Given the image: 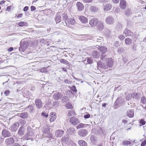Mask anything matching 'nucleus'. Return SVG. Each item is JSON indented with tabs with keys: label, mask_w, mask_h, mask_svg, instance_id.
<instances>
[{
	"label": "nucleus",
	"mask_w": 146,
	"mask_h": 146,
	"mask_svg": "<svg viewBox=\"0 0 146 146\" xmlns=\"http://www.w3.org/2000/svg\"><path fill=\"white\" fill-rule=\"evenodd\" d=\"M69 121L73 125H75L78 122V120L77 118L73 117L70 118Z\"/></svg>",
	"instance_id": "obj_10"
},
{
	"label": "nucleus",
	"mask_w": 146,
	"mask_h": 146,
	"mask_svg": "<svg viewBox=\"0 0 146 146\" xmlns=\"http://www.w3.org/2000/svg\"><path fill=\"white\" fill-rule=\"evenodd\" d=\"M33 130L31 127H28L27 129V137H26L27 139H28L32 138L34 135Z\"/></svg>",
	"instance_id": "obj_4"
},
{
	"label": "nucleus",
	"mask_w": 146,
	"mask_h": 146,
	"mask_svg": "<svg viewBox=\"0 0 146 146\" xmlns=\"http://www.w3.org/2000/svg\"><path fill=\"white\" fill-rule=\"evenodd\" d=\"M25 22H21L19 23L18 25L19 26H23L25 25Z\"/></svg>",
	"instance_id": "obj_50"
},
{
	"label": "nucleus",
	"mask_w": 146,
	"mask_h": 146,
	"mask_svg": "<svg viewBox=\"0 0 146 146\" xmlns=\"http://www.w3.org/2000/svg\"><path fill=\"white\" fill-rule=\"evenodd\" d=\"M140 123L142 125H144L145 124L146 122L143 119H141L140 121Z\"/></svg>",
	"instance_id": "obj_45"
},
{
	"label": "nucleus",
	"mask_w": 146,
	"mask_h": 146,
	"mask_svg": "<svg viewBox=\"0 0 146 146\" xmlns=\"http://www.w3.org/2000/svg\"><path fill=\"white\" fill-rule=\"evenodd\" d=\"M35 103L36 106L37 108L40 109L43 106L42 104L40 99H36Z\"/></svg>",
	"instance_id": "obj_9"
},
{
	"label": "nucleus",
	"mask_w": 146,
	"mask_h": 146,
	"mask_svg": "<svg viewBox=\"0 0 146 146\" xmlns=\"http://www.w3.org/2000/svg\"><path fill=\"white\" fill-rule=\"evenodd\" d=\"M100 54V53L96 51H93L92 52V56L94 58H98Z\"/></svg>",
	"instance_id": "obj_22"
},
{
	"label": "nucleus",
	"mask_w": 146,
	"mask_h": 146,
	"mask_svg": "<svg viewBox=\"0 0 146 146\" xmlns=\"http://www.w3.org/2000/svg\"><path fill=\"white\" fill-rule=\"evenodd\" d=\"M9 94V90H8L5 91L4 92V94L6 96H7Z\"/></svg>",
	"instance_id": "obj_56"
},
{
	"label": "nucleus",
	"mask_w": 146,
	"mask_h": 146,
	"mask_svg": "<svg viewBox=\"0 0 146 146\" xmlns=\"http://www.w3.org/2000/svg\"><path fill=\"white\" fill-rule=\"evenodd\" d=\"M62 96V94L60 92L55 93L53 96V98L56 100L60 99Z\"/></svg>",
	"instance_id": "obj_13"
},
{
	"label": "nucleus",
	"mask_w": 146,
	"mask_h": 146,
	"mask_svg": "<svg viewBox=\"0 0 146 146\" xmlns=\"http://www.w3.org/2000/svg\"><path fill=\"white\" fill-rule=\"evenodd\" d=\"M96 48H97V49L101 52V54L102 55H102H103V57L105 56V57H106V55H104V54L107 52V48L104 46L100 47L97 45H96Z\"/></svg>",
	"instance_id": "obj_3"
},
{
	"label": "nucleus",
	"mask_w": 146,
	"mask_h": 146,
	"mask_svg": "<svg viewBox=\"0 0 146 146\" xmlns=\"http://www.w3.org/2000/svg\"><path fill=\"white\" fill-rule=\"evenodd\" d=\"M111 6L110 4H107L106 5L104 8L105 11H108L111 9Z\"/></svg>",
	"instance_id": "obj_29"
},
{
	"label": "nucleus",
	"mask_w": 146,
	"mask_h": 146,
	"mask_svg": "<svg viewBox=\"0 0 146 146\" xmlns=\"http://www.w3.org/2000/svg\"><path fill=\"white\" fill-rule=\"evenodd\" d=\"M92 0H84L85 3H90L92 2Z\"/></svg>",
	"instance_id": "obj_63"
},
{
	"label": "nucleus",
	"mask_w": 146,
	"mask_h": 146,
	"mask_svg": "<svg viewBox=\"0 0 146 146\" xmlns=\"http://www.w3.org/2000/svg\"><path fill=\"white\" fill-rule=\"evenodd\" d=\"M42 116H44L46 117H47L48 116V115L47 114H46V113H45L44 112H42Z\"/></svg>",
	"instance_id": "obj_60"
},
{
	"label": "nucleus",
	"mask_w": 146,
	"mask_h": 146,
	"mask_svg": "<svg viewBox=\"0 0 146 146\" xmlns=\"http://www.w3.org/2000/svg\"><path fill=\"white\" fill-rule=\"evenodd\" d=\"M131 142L130 141H129L127 140L124 141L122 143V145H126L127 146L129 145H130L131 144Z\"/></svg>",
	"instance_id": "obj_38"
},
{
	"label": "nucleus",
	"mask_w": 146,
	"mask_h": 146,
	"mask_svg": "<svg viewBox=\"0 0 146 146\" xmlns=\"http://www.w3.org/2000/svg\"><path fill=\"white\" fill-rule=\"evenodd\" d=\"M78 143L80 146H87V143L83 140H79Z\"/></svg>",
	"instance_id": "obj_24"
},
{
	"label": "nucleus",
	"mask_w": 146,
	"mask_h": 146,
	"mask_svg": "<svg viewBox=\"0 0 146 146\" xmlns=\"http://www.w3.org/2000/svg\"><path fill=\"white\" fill-rule=\"evenodd\" d=\"M63 141L66 142H68L69 140V138L68 137H65L64 136L63 137Z\"/></svg>",
	"instance_id": "obj_46"
},
{
	"label": "nucleus",
	"mask_w": 146,
	"mask_h": 146,
	"mask_svg": "<svg viewBox=\"0 0 146 146\" xmlns=\"http://www.w3.org/2000/svg\"><path fill=\"white\" fill-rule=\"evenodd\" d=\"M90 137L91 142L92 144H94L97 143V138L95 135H91Z\"/></svg>",
	"instance_id": "obj_18"
},
{
	"label": "nucleus",
	"mask_w": 146,
	"mask_h": 146,
	"mask_svg": "<svg viewBox=\"0 0 146 146\" xmlns=\"http://www.w3.org/2000/svg\"><path fill=\"white\" fill-rule=\"evenodd\" d=\"M60 62L62 63L65 64H68V61L64 59H61L60 60Z\"/></svg>",
	"instance_id": "obj_42"
},
{
	"label": "nucleus",
	"mask_w": 146,
	"mask_h": 146,
	"mask_svg": "<svg viewBox=\"0 0 146 146\" xmlns=\"http://www.w3.org/2000/svg\"><path fill=\"white\" fill-rule=\"evenodd\" d=\"M132 33L127 28L125 29L123 32V34L125 35L126 36H131Z\"/></svg>",
	"instance_id": "obj_23"
},
{
	"label": "nucleus",
	"mask_w": 146,
	"mask_h": 146,
	"mask_svg": "<svg viewBox=\"0 0 146 146\" xmlns=\"http://www.w3.org/2000/svg\"><path fill=\"white\" fill-rule=\"evenodd\" d=\"M14 143V140L13 138V137L10 138V143Z\"/></svg>",
	"instance_id": "obj_52"
},
{
	"label": "nucleus",
	"mask_w": 146,
	"mask_h": 146,
	"mask_svg": "<svg viewBox=\"0 0 146 146\" xmlns=\"http://www.w3.org/2000/svg\"><path fill=\"white\" fill-rule=\"evenodd\" d=\"M126 3L124 0H120V6L122 9H124L126 8Z\"/></svg>",
	"instance_id": "obj_16"
},
{
	"label": "nucleus",
	"mask_w": 146,
	"mask_h": 146,
	"mask_svg": "<svg viewBox=\"0 0 146 146\" xmlns=\"http://www.w3.org/2000/svg\"><path fill=\"white\" fill-rule=\"evenodd\" d=\"M130 13V11L129 9H127L125 12V14L126 15H129Z\"/></svg>",
	"instance_id": "obj_47"
},
{
	"label": "nucleus",
	"mask_w": 146,
	"mask_h": 146,
	"mask_svg": "<svg viewBox=\"0 0 146 146\" xmlns=\"http://www.w3.org/2000/svg\"><path fill=\"white\" fill-rule=\"evenodd\" d=\"M1 134L3 136L5 137H9V131L5 129H3L2 131Z\"/></svg>",
	"instance_id": "obj_12"
},
{
	"label": "nucleus",
	"mask_w": 146,
	"mask_h": 146,
	"mask_svg": "<svg viewBox=\"0 0 146 146\" xmlns=\"http://www.w3.org/2000/svg\"><path fill=\"white\" fill-rule=\"evenodd\" d=\"M78 135L80 137H84L86 136L88 133V131L85 129H81L78 132Z\"/></svg>",
	"instance_id": "obj_5"
},
{
	"label": "nucleus",
	"mask_w": 146,
	"mask_h": 146,
	"mask_svg": "<svg viewBox=\"0 0 146 146\" xmlns=\"http://www.w3.org/2000/svg\"><path fill=\"white\" fill-rule=\"evenodd\" d=\"M125 43L127 45H130L132 43V40L129 38H127L125 40Z\"/></svg>",
	"instance_id": "obj_30"
},
{
	"label": "nucleus",
	"mask_w": 146,
	"mask_h": 146,
	"mask_svg": "<svg viewBox=\"0 0 146 146\" xmlns=\"http://www.w3.org/2000/svg\"><path fill=\"white\" fill-rule=\"evenodd\" d=\"M64 131L62 130L59 129L57 130L56 133L55 135L57 137H61L64 134Z\"/></svg>",
	"instance_id": "obj_17"
},
{
	"label": "nucleus",
	"mask_w": 146,
	"mask_h": 146,
	"mask_svg": "<svg viewBox=\"0 0 146 146\" xmlns=\"http://www.w3.org/2000/svg\"><path fill=\"white\" fill-rule=\"evenodd\" d=\"M103 39L102 37L98 36L96 37L95 40L97 42H101L103 41Z\"/></svg>",
	"instance_id": "obj_36"
},
{
	"label": "nucleus",
	"mask_w": 146,
	"mask_h": 146,
	"mask_svg": "<svg viewBox=\"0 0 146 146\" xmlns=\"http://www.w3.org/2000/svg\"><path fill=\"white\" fill-rule=\"evenodd\" d=\"M114 44L115 47H117L118 46V42L117 41L115 42L114 43Z\"/></svg>",
	"instance_id": "obj_62"
},
{
	"label": "nucleus",
	"mask_w": 146,
	"mask_h": 146,
	"mask_svg": "<svg viewBox=\"0 0 146 146\" xmlns=\"http://www.w3.org/2000/svg\"><path fill=\"white\" fill-rule=\"evenodd\" d=\"M88 125H90L88 124H83L82 123H80L76 127V128L77 129H78L81 128L86 127Z\"/></svg>",
	"instance_id": "obj_28"
},
{
	"label": "nucleus",
	"mask_w": 146,
	"mask_h": 146,
	"mask_svg": "<svg viewBox=\"0 0 146 146\" xmlns=\"http://www.w3.org/2000/svg\"><path fill=\"white\" fill-rule=\"evenodd\" d=\"M49 117L50 118V122L54 121L55 120L56 117L55 113L53 112L51 113Z\"/></svg>",
	"instance_id": "obj_20"
},
{
	"label": "nucleus",
	"mask_w": 146,
	"mask_h": 146,
	"mask_svg": "<svg viewBox=\"0 0 146 146\" xmlns=\"http://www.w3.org/2000/svg\"><path fill=\"white\" fill-rule=\"evenodd\" d=\"M113 3H119V0H112Z\"/></svg>",
	"instance_id": "obj_61"
},
{
	"label": "nucleus",
	"mask_w": 146,
	"mask_h": 146,
	"mask_svg": "<svg viewBox=\"0 0 146 146\" xmlns=\"http://www.w3.org/2000/svg\"><path fill=\"white\" fill-rule=\"evenodd\" d=\"M90 115L89 114H87L84 116V117L85 119H88L90 117Z\"/></svg>",
	"instance_id": "obj_55"
},
{
	"label": "nucleus",
	"mask_w": 146,
	"mask_h": 146,
	"mask_svg": "<svg viewBox=\"0 0 146 146\" xmlns=\"http://www.w3.org/2000/svg\"><path fill=\"white\" fill-rule=\"evenodd\" d=\"M132 94L133 98L137 99L139 98V95L137 93L134 92Z\"/></svg>",
	"instance_id": "obj_37"
},
{
	"label": "nucleus",
	"mask_w": 146,
	"mask_h": 146,
	"mask_svg": "<svg viewBox=\"0 0 146 146\" xmlns=\"http://www.w3.org/2000/svg\"><path fill=\"white\" fill-rule=\"evenodd\" d=\"M3 85H4V84L5 85L6 87H7V88L9 87V86L8 83V81H6V82H3Z\"/></svg>",
	"instance_id": "obj_54"
},
{
	"label": "nucleus",
	"mask_w": 146,
	"mask_h": 146,
	"mask_svg": "<svg viewBox=\"0 0 146 146\" xmlns=\"http://www.w3.org/2000/svg\"><path fill=\"white\" fill-rule=\"evenodd\" d=\"M36 9V8L33 6L31 7V11H34Z\"/></svg>",
	"instance_id": "obj_57"
},
{
	"label": "nucleus",
	"mask_w": 146,
	"mask_h": 146,
	"mask_svg": "<svg viewBox=\"0 0 146 146\" xmlns=\"http://www.w3.org/2000/svg\"><path fill=\"white\" fill-rule=\"evenodd\" d=\"M5 144L7 146H8L9 145V138H8L6 139Z\"/></svg>",
	"instance_id": "obj_48"
},
{
	"label": "nucleus",
	"mask_w": 146,
	"mask_h": 146,
	"mask_svg": "<svg viewBox=\"0 0 146 146\" xmlns=\"http://www.w3.org/2000/svg\"><path fill=\"white\" fill-rule=\"evenodd\" d=\"M105 130L104 129L103 127L100 128L98 130L99 133L101 134L105 132Z\"/></svg>",
	"instance_id": "obj_41"
},
{
	"label": "nucleus",
	"mask_w": 146,
	"mask_h": 146,
	"mask_svg": "<svg viewBox=\"0 0 146 146\" xmlns=\"http://www.w3.org/2000/svg\"><path fill=\"white\" fill-rule=\"evenodd\" d=\"M68 133L70 135L73 134L75 132V129L74 128H70L68 130Z\"/></svg>",
	"instance_id": "obj_33"
},
{
	"label": "nucleus",
	"mask_w": 146,
	"mask_h": 146,
	"mask_svg": "<svg viewBox=\"0 0 146 146\" xmlns=\"http://www.w3.org/2000/svg\"><path fill=\"white\" fill-rule=\"evenodd\" d=\"M90 10L92 12H96L98 10V8L96 6H92L91 7Z\"/></svg>",
	"instance_id": "obj_34"
},
{
	"label": "nucleus",
	"mask_w": 146,
	"mask_h": 146,
	"mask_svg": "<svg viewBox=\"0 0 146 146\" xmlns=\"http://www.w3.org/2000/svg\"><path fill=\"white\" fill-rule=\"evenodd\" d=\"M19 116L23 118H27V117L28 114L26 112L22 113L19 114Z\"/></svg>",
	"instance_id": "obj_32"
},
{
	"label": "nucleus",
	"mask_w": 146,
	"mask_h": 146,
	"mask_svg": "<svg viewBox=\"0 0 146 146\" xmlns=\"http://www.w3.org/2000/svg\"><path fill=\"white\" fill-rule=\"evenodd\" d=\"M103 55L101 57V60L97 62L98 66V69H99V68H101L102 69H106L108 68V67H112L113 64V61L111 58H109L108 59L106 57H104Z\"/></svg>",
	"instance_id": "obj_1"
},
{
	"label": "nucleus",
	"mask_w": 146,
	"mask_h": 146,
	"mask_svg": "<svg viewBox=\"0 0 146 146\" xmlns=\"http://www.w3.org/2000/svg\"><path fill=\"white\" fill-rule=\"evenodd\" d=\"M29 9V7L28 6H25L23 8V10L24 11H27Z\"/></svg>",
	"instance_id": "obj_58"
},
{
	"label": "nucleus",
	"mask_w": 146,
	"mask_h": 146,
	"mask_svg": "<svg viewBox=\"0 0 146 146\" xmlns=\"http://www.w3.org/2000/svg\"><path fill=\"white\" fill-rule=\"evenodd\" d=\"M117 27L118 28L121 29L122 26V25L120 23H119L117 24Z\"/></svg>",
	"instance_id": "obj_59"
},
{
	"label": "nucleus",
	"mask_w": 146,
	"mask_h": 146,
	"mask_svg": "<svg viewBox=\"0 0 146 146\" xmlns=\"http://www.w3.org/2000/svg\"><path fill=\"white\" fill-rule=\"evenodd\" d=\"M132 97V94H129L126 96L125 98L126 100L128 101L131 99Z\"/></svg>",
	"instance_id": "obj_39"
},
{
	"label": "nucleus",
	"mask_w": 146,
	"mask_h": 146,
	"mask_svg": "<svg viewBox=\"0 0 146 146\" xmlns=\"http://www.w3.org/2000/svg\"><path fill=\"white\" fill-rule=\"evenodd\" d=\"M125 36L123 35H121L119 36V38L121 40H123L125 38Z\"/></svg>",
	"instance_id": "obj_51"
},
{
	"label": "nucleus",
	"mask_w": 146,
	"mask_h": 146,
	"mask_svg": "<svg viewBox=\"0 0 146 146\" xmlns=\"http://www.w3.org/2000/svg\"><path fill=\"white\" fill-rule=\"evenodd\" d=\"M61 16L59 15H56V17L55 21L56 23H58L60 21Z\"/></svg>",
	"instance_id": "obj_35"
},
{
	"label": "nucleus",
	"mask_w": 146,
	"mask_h": 146,
	"mask_svg": "<svg viewBox=\"0 0 146 146\" xmlns=\"http://www.w3.org/2000/svg\"><path fill=\"white\" fill-rule=\"evenodd\" d=\"M124 99L121 97L118 98L115 102V105L119 106L123 105L124 103Z\"/></svg>",
	"instance_id": "obj_6"
},
{
	"label": "nucleus",
	"mask_w": 146,
	"mask_h": 146,
	"mask_svg": "<svg viewBox=\"0 0 146 146\" xmlns=\"http://www.w3.org/2000/svg\"><path fill=\"white\" fill-rule=\"evenodd\" d=\"M87 62L91 64L92 62L93 61L91 60V59L90 58H87Z\"/></svg>",
	"instance_id": "obj_49"
},
{
	"label": "nucleus",
	"mask_w": 146,
	"mask_h": 146,
	"mask_svg": "<svg viewBox=\"0 0 146 146\" xmlns=\"http://www.w3.org/2000/svg\"><path fill=\"white\" fill-rule=\"evenodd\" d=\"M66 107L68 109H71L72 108V105L69 103H68L66 105Z\"/></svg>",
	"instance_id": "obj_40"
},
{
	"label": "nucleus",
	"mask_w": 146,
	"mask_h": 146,
	"mask_svg": "<svg viewBox=\"0 0 146 146\" xmlns=\"http://www.w3.org/2000/svg\"><path fill=\"white\" fill-rule=\"evenodd\" d=\"M146 144V140H144L141 144V146H145Z\"/></svg>",
	"instance_id": "obj_53"
},
{
	"label": "nucleus",
	"mask_w": 146,
	"mask_h": 146,
	"mask_svg": "<svg viewBox=\"0 0 146 146\" xmlns=\"http://www.w3.org/2000/svg\"><path fill=\"white\" fill-rule=\"evenodd\" d=\"M76 6L78 8V11H82L84 9V6L83 5L81 2H78L76 3Z\"/></svg>",
	"instance_id": "obj_14"
},
{
	"label": "nucleus",
	"mask_w": 146,
	"mask_h": 146,
	"mask_svg": "<svg viewBox=\"0 0 146 146\" xmlns=\"http://www.w3.org/2000/svg\"><path fill=\"white\" fill-rule=\"evenodd\" d=\"M47 69L45 68H42L38 70L39 72H46L47 71Z\"/></svg>",
	"instance_id": "obj_44"
},
{
	"label": "nucleus",
	"mask_w": 146,
	"mask_h": 146,
	"mask_svg": "<svg viewBox=\"0 0 146 146\" xmlns=\"http://www.w3.org/2000/svg\"><path fill=\"white\" fill-rule=\"evenodd\" d=\"M50 128L48 126H46L44 127L43 132L45 133L48 134L50 133Z\"/></svg>",
	"instance_id": "obj_27"
},
{
	"label": "nucleus",
	"mask_w": 146,
	"mask_h": 146,
	"mask_svg": "<svg viewBox=\"0 0 146 146\" xmlns=\"http://www.w3.org/2000/svg\"><path fill=\"white\" fill-rule=\"evenodd\" d=\"M64 82L65 83L67 84H68L69 83L70 81H69L68 80H64Z\"/></svg>",
	"instance_id": "obj_64"
},
{
	"label": "nucleus",
	"mask_w": 146,
	"mask_h": 146,
	"mask_svg": "<svg viewBox=\"0 0 146 146\" xmlns=\"http://www.w3.org/2000/svg\"><path fill=\"white\" fill-rule=\"evenodd\" d=\"M68 23L70 25H74L76 23L74 19L71 18H69L67 19Z\"/></svg>",
	"instance_id": "obj_25"
},
{
	"label": "nucleus",
	"mask_w": 146,
	"mask_h": 146,
	"mask_svg": "<svg viewBox=\"0 0 146 146\" xmlns=\"http://www.w3.org/2000/svg\"><path fill=\"white\" fill-rule=\"evenodd\" d=\"M127 116L129 117H132L134 116V111L133 110H129L127 113Z\"/></svg>",
	"instance_id": "obj_21"
},
{
	"label": "nucleus",
	"mask_w": 146,
	"mask_h": 146,
	"mask_svg": "<svg viewBox=\"0 0 146 146\" xmlns=\"http://www.w3.org/2000/svg\"><path fill=\"white\" fill-rule=\"evenodd\" d=\"M61 101L63 103H66L69 101V98L66 96H64L62 98Z\"/></svg>",
	"instance_id": "obj_31"
},
{
	"label": "nucleus",
	"mask_w": 146,
	"mask_h": 146,
	"mask_svg": "<svg viewBox=\"0 0 146 146\" xmlns=\"http://www.w3.org/2000/svg\"><path fill=\"white\" fill-rule=\"evenodd\" d=\"M71 88V90L75 92H77V90L76 89V87L75 86H72Z\"/></svg>",
	"instance_id": "obj_43"
},
{
	"label": "nucleus",
	"mask_w": 146,
	"mask_h": 146,
	"mask_svg": "<svg viewBox=\"0 0 146 146\" xmlns=\"http://www.w3.org/2000/svg\"><path fill=\"white\" fill-rule=\"evenodd\" d=\"M25 129L24 126H21L19 129L18 131V134L20 135H23L25 133Z\"/></svg>",
	"instance_id": "obj_19"
},
{
	"label": "nucleus",
	"mask_w": 146,
	"mask_h": 146,
	"mask_svg": "<svg viewBox=\"0 0 146 146\" xmlns=\"http://www.w3.org/2000/svg\"><path fill=\"white\" fill-rule=\"evenodd\" d=\"M98 23V20L97 18H95L92 19L89 21L90 24L92 27H95L96 26Z\"/></svg>",
	"instance_id": "obj_8"
},
{
	"label": "nucleus",
	"mask_w": 146,
	"mask_h": 146,
	"mask_svg": "<svg viewBox=\"0 0 146 146\" xmlns=\"http://www.w3.org/2000/svg\"><path fill=\"white\" fill-rule=\"evenodd\" d=\"M105 20L106 23L109 25L113 24L114 21V18L111 16L108 17L106 18Z\"/></svg>",
	"instance_id": "obj_7"
},
{
	"label": "nucleus",
	"mask_w": 146,
	"mask_h": 146,
	"mask_svg": "<svg viewBox=\"0 0 146 146\" xmlns=\"http://www.w3.org/2000/svg\"><path fill=\"white\" fill-rule=\"evenodd\" d=\"M78 19L82 23H86L88 21L87 18L83 16H79Z\"/></svg>",
	"instance_id": "obj_15"
},
{
	"label": "nucleus",
	"mask_w": 146,
	"mask_h": 146,
	"mask_svg": "<svg viewBox=\"0 0 146 146\" xmlns=\"http://www.w3.org/2000/svg\"><path fill=\"white\" fill-rule=\"evenodd\" d=\"M19 125V123L18 122H16L13 124L11 127V131L14 132L16 131L18 128Z\"/></svg>",
	"instance_id": "obj_11"
},
{
	"label": "nucleus",
	"mask_w": 146,
	"mask_h": 146,
	"mask_svg": "<svg viewBox=\"0 0 146 146\" xmlns=\"http://www.w3.org/2000/svg\"><path fill=\"white\" fill-rule=\"evenodd\" d=\"M20 46L19 48L20 52H24L26 49L27 46V42L22 40L20 43Z\"/></svg>",
	"instance_id": "obj_2"
},
{
	"label": "nucleus",
	"mask_w": 146,
	"mask_h": 146,
	"mask_svg": "<svg viewBox=\"0 0 146 146\" xmlns=\"http://www.w3.org/2000/svg\"><path fill=\"white\" fill-rule=\"evenodd\" d=\"M98 25L97 26V28L98 29L100 30H102L104 27V25L103 23L101 22H99L98 23Z\"/></svg>",
	"instance_id": "obj_26"
}]
</instances>
